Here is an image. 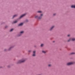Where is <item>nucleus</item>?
<instances>
[{
  "instance_id": "1",
  "label": "nucleus",
  "mask_w": 75,
  "mask_h": 75,
  "mask_svg": "<svg viewBox=\"0 0 75 75\" xmlns=\"http://www.w3.org/2000/svg\"><path fill=\"white\" fill-rule=\"evenodd\" d=\"M24 62H25V60H21L18 62L17 63V64H20L21 63Z\"/></svg>"
},
{
  "instance_id": "2",
  "label": "nucleus",
  "mask_w": 75,
  "mask_h": 75,
  "mask_svg": "<svg viewBox=\"0 0 75 75\" xmlns=\"http://www.w3.org/2000/svg\"><path fill=\"white\" fill-rule=\"evenodd\" d=\"M75 62H69L67 64V65H73V64H74Z\"/></svg>"
},
{
  "instance_id": "3",
  "label": "nucleus",
  "mask_w": 75,
  "mask_h": 75,
  "mask_svg": "<svg viewBox=\"0 0 75 75\" xmlns=\"http://www.w3.org/2000/svg\"><path fill=\"white\" fill-rule=\"evenodd\" d=\"M71 40L72 41H75V38H70L68 40V42H69V41H71Z\"/></svg>"
},
{
  "instance_id": "4",
  "label": "nucleus",
  "mask_w": 75,
  "mask_h": 75,
  "mask_svg": "<svg viewBox=\"0 0 75 75\" xmlns=\"http://www.w3.org/2000/svg\"><path fill=\"white\" fill-rule=\"evenodd\" d=\"M24 31H21L20 32V33H19V34L18 35V36H21V35L22 34H23V33H24Z\"/></svg>"
},
{
  "instance_id": "5",
  "label": "nucleus",
  "mask_w": 75,
  "mask_h": 75,
  "mask_svg": "<svg viewBox=\"0 0 75 75\" xmlns=\"http://www.w3.org/2000/svg\"><path fill=\"white\" fill-rule=\"evenodd\" d=\"M25 15H26V13H25L24 14L20 16V18H21L22 17H24V16H25Z\"/></svg>"
},
{
  "instance_id": "6",
  "label": "nucleus",
  "mask_w": 75,
  "mask_h": 75,
  "mask_svg": "<svg viewBox=\"0 0 75 75\" xmlns=\"http://www.w3.org/2000/svg\"><path fill=\"white\" fill-rule=\"evenodd\" d=\"M43 16V15L42 14H41L40 17H39L38 19H41L42 18V17Z\"/></svg>"
},
{
  "instance_id": "7",
  "label": "nucleus",
  "mask_w": 75,
  "mask_h": 75,
  "mask_svg": "<svg viewBox=\"0 0 75 75\" xmlns=\"http://www.w3.org/2000/svg\"><path fill=\"white\" fill-rule=\"evenodd\" d=\"M33 57H35V51H33V54L32 55Z\"/></svg>"
},
{
  "instance_id": "8",
  "label": "nucleus",
  "mask_w": 75,
  "mask_h": 75,
  "mask_svg": "<svg viewBox=\"0 0 75 75\" xmlns=\"http://www.w3.org/2000/svg\"><path fill=\"white\" fill-rule=\"evenodd\" d=\"M23 25V23H21L19 24L18 25V26H22V25Z\"/></svg>"
},
{
  "instance_id": "9",
  "label": "nucleus",
  "mask_w": 75,
  "mask_h": 75,
  "mask_svg": "<svg viewBox=\"0 0 75 75\" xmlns=\"http://www.w3.org/2000/svg\"><path fill=\"white\" fill-rule=\"evenodd\" d=\"M54 28V26H52V27L50 29V31H51V30H52V29H53V28Z\"/></svg>"
},
{
  "instance_id": "10",
  "label": "nucleus",
  "mask_w": 75,
  "mask_h": 75,
  "mask_svg": "<svg viewBox=\"0 0 75 75\" xmlns=\"http://www.w3.org/2000/svg\"><path fill=\"white\" fill-rule=\"evenodd\" d=\"M18 21H15L13 22V23H17Z\"/></svg>"
},
{
  "instance_id": "11",
  "label": "nucleus",
  "mask_w": 75,
  "mask_h": 75,
  "mask_svg": "<svg viewBox=\"0 0 75 75\" xmlns=\"http://www.w3.org/2000/svg\"><path fill=\"white\" fill-rule=\"evenodd\" d=\"M35 18H37V19L38 18H38H39V17H38V16H36L35 17Z\"/></svg>"
},
{
  "instance_id": "12",
  "label": "nucleus",
  "mask_w": 75,
  "mask_h": 75,
  "mask_svg": "<svg viewBox=\"0 0 75 75\" xmlns=\"http://www.w3.org/2000/svg\"><path fill=\"white\" fill-rule=\"evenodd\" d=\"M17 15H14L13 17V18H14V17H17Z\"/></svg>"
},
{
  "instance_id": "13",
  "label": "nucleus",
  "mask_w": 75,
  "mask_h": 75,
  "mask_svg": "<svg viewBox=\"0 0 75 75\" xmlns=\"http://www.w3.org/2000/svg\"><path fill=\"white\" fill-rule=\"evenodd\" d=\"M42 52H43V53H44V54H45V53H46V52L45 51H42Z\"/></svg>"
},
{
  "instance_id": "14",
  "label": "nucleus",
  "mask_w": 75,
  "mask_h": 75,
  "mask_svg": "<svg viewBox=\"0 0 75 75\" xmlns=\"http://www.w3.org/2000/svg\"><path fill=\"white\" fill-rule=\"evenodd\" d=\"M12 48H13V47H10L8 49V51H10V50H11V49Z\"/></svg>"
},
{
  "instance_id": "15",
  "label": "nucleus",
  "mask_w": 75,
  "mask_h": 75,
  "mask_svg": "<svg viewBox=\"0 0 75 75\" xmlns=\"http://www.w3.org/2000/svg\"><path fill=\"white\" fill-rule=\"evenodd\" d=\"M38 13H42V12L41 11H38Z\"/></svg>"
},
{
  "instance_id": "16",
  "label": "nucleus",
  "mask_w": 75,
  "mask_h": 75,
  "mask_svg": "<svg viewBox=\"0 0 75 75\" xmlns=\"http://www.w3.org/2000/svg\"><path fill=\"white\" fill-rule=\"evenodd\" d=\"M43 46H44V44H41V47H42Z\"/></svg>"
},
{
  "instance_id": "17",
  "label": "nucleus",
  "mask_w": 75,
  "mask_h": 75,
  "mask_svg": "<svg viewBox=\"0 0 75 75\" xmlns=\"http://www.w3.org/2000/svg\"><path fill=\"white\" fill-rule=\"evenodd\" d=\"M48 67H51V64H49L48 65Z\"/></svg>"
},
{
  "instance_id": "18",
  "label": "nucleus",
  "mask_w": 75,
  "mask_h": 75,
  "mask_svg": "<svg viewBox=\"0 0 75 75\" xmlns=\"http://www.w3.org/2000/svg\"><path fill=\"white\" fill-rule=\"evenodd\" d=\"M71 54H75V53L74 52H72L71 53Z\"/></svg>"
},
{
  "instance_id": "19",
  "label": "nucleus",
  "mask_w": 75,
  "mask_h": 75,
  "mask_svg": "<svg viewBox=\"0 0 75 75\" xmlns=\"http://www.w3.org/2000/svg\"><path fill=\"white\" fill-rule=\"evenodd\" d=\"M13 29H12L11 30H10V31H13Z\"/></svg>"
},
{
  "instance_id": "20",
  "label": "nucleus",
  "mask_w": 75,
  "mask_h": 75,
  "mask_svg": "<svg viewBox=\"0 0 75 75\" xmlns=\"http://www.w3.org/2000/svg\"><path fill=\"white\" fill-rule=\"evenodd\" d=\"M7 27L8 26H5V28H7Z\"/></svg>"
},
{
  "instance_id": "21",
  "label": "nucleus",
  "mask_w": 75,
  "mask_h": 75,
  "mask_svg": "<svg viewBox=\"0 0 75 75\" xmlns=\"http://www.w3.org/2000/svg\"><path fill=\"white\" fill-rule=\"evenodd\" d=\"M70 36V35H67V37H69Z\"/></svg>"
},
{
  "instance_id": "22",
  "label": "nucleus",
  "mask_w": 75,
  "mask_h": 75,
  "mask_svg": "<svg viewBox=\"0 0 75 75\" xmlns=\"http://www.w3.org/2000/svg\"><path fill=\"white\" fill-rule=\"evenodd\" d=\"M28 20H26L25 21L26 22H28Z\"/></svg>"
},
{
  "instance_id": "23",
  "label": "nucleus",
  "mask_w": 75,
  "mask_h": 75,
  "mask_svg": "<svg viewBox=\"0 0 75 75\" xmlns=\"http://www.w3.org/2000/svg\"><path fill=\"white\" fill-rule=\"evenodd\" d=\"M31 50H29V51H28V52H31Z\"/></svg>"
},
{
  "instance_id": "24",
  "label": "nucleus",
  "mask_w": 75,
  "mask_h": 75,
  "mask_svg": "<svg viewBox=\"0 0 75 75\" xmlns=\"http://www.w3.org/2000/svg\"><path fill=\"white\" fill-rule=\"evenodd\" d=\"M55 14H56L55 13H54L53 14V16H55Z\"/></svg>"
},
{
  "instance_id": "25",
  "label": "nucleus",
  "mask_w": 75,
  "mask_h": 75,
  "mask_svg": "<svg viewBox=\"0 0 75 75\" xmlns=\"http://www.w3.org/2000/svg\"><path fill=\"white\" fill-rule=\"evenodd\" d=\"M6 50H7L6 49H5V50H4L5 51H6Z\"/></svg>"
},
{
  "instance_id": "26",
  "label": "nucleus",
  "mask_w": 75,
  "mask_h": 75,
  "mask_svg": "<svg viewBox=\"0 0 75 75\" xmlns=\"http://www.w3.org/2000/svg\"><path fill=\"white\" fill-rule=\"evenodd\" d=\"M54 42V41H53V42Z\"/></svg>"
}]
</instances>
